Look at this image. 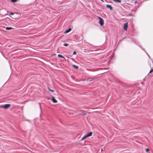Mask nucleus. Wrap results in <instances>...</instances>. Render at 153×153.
I'll list each match as a JSON object with an SVG mask.
<instances>
[{
	"mask_svg": "<svg viewBox=\"0 0 153 153\" xmlns=\"http://www.w3.org/2000/svg\"><path fill=\"white\" fill-rule=\"evenodd\" d=\"M10 105L9 104H6L4 105H1L0 106V108H3L5 109H7L10 106Z\"/></svg>",
	"mask_w": 153,
	"mask_h": 153,
	"instance_id": "nucleus-1",
	"label": "nucleus"
},
{
	"mask_svg": "<svg viewBox=\"0 0 153 153\" xmlns=\"http://www.w3.org/2000/svg\"><path fill=\"white\" fill-rule=\"evenodd\" d=\"M99 19H100L99 23L101 26H102L103 24V19L100 17H98Z\"/></svg>",
	"mask_w": 153,
	"mask_h": 153,
	"instance_id": "nucleus-2",
	"label": "nucleus"
},
{
	"mask_svg": "<svg viewBox=\"0 0 153 153\" xmlns=\"http://www.w3.org/2000/svg\"><path fill=\"white\" fill-rule=\"evenodd\" d=\"M128 27V23H125L124 25V29L125 30H126Z\"/></svg>",
	"mask_w": 153,
	"mask_h": 153,
	"instance_id": "nucleus-3",
	"label": "nucleus"
},
{
	"mask_svg": "<svg viewBox=\"0 0 153 153\" xmlns=\"http://www.w3.org/2000/svg\"><path fill=\"white\" fill-rule=\"evenodd\" d=\"M51 100L54 103H56L57 101L55 99L54 97H52Z\"/></svg>",
	"mask_w": 153,
	"mask_h": 153,
	"instance_id": "nucleus-4",
	"label": "nucleus"
},
{
	"mask_svg": "<svg viewBox=\"0 0 153 153\" xmlns=\"http://www.w3.org/2000/svg\"><path fill=\"white\" fill-rule=\"evenodd\" d=\"M106 7H107V8H109L110 10H112V7L111 6V5H108V4H107L106 5Z\"/></svg>",
	"mask_w": 153,
	"mask_h": 153,
	"instance_id": "nucleus-5",
	"label": "nucleus"
},
{
	"mask_svg": "<svg viewBox=\"0 0 153 153\" xmlns=\"http://www.w3.org/2000/svg\"><path fill=\"white\" fill-rule=\"evenodd\" d=\"M94 79V78L93 77H91L90 78H88L87 79V81L89 82H91Z\"/></svg>",
	"mask_w": 153,
	"mask_h": 153,
	"instance_id": "nucleus-6",
	"label": "nucleus"
},
{
	"mask_svg": "<svg viewBox=\"0 0 153 153\" xmlns=\"http://www.w3.org/2000/svg\"><path fill=\"white\" fill-rule=\"evenodd\" d=\"M92 132H89V133H88V134H87L86 135V136H87V137H89V136H91L92 135Z\"/></svg>",
	"mask_w": 153,
	"mask_h": 153,
	"instance_id": "nucleus-7",
	"label": "nucleus"
},
{
	"mask_svg": "<svg viewBox=\"0 0 153 153\" xmlns=\"http://www.w3.org/2000/svg\"><path fill=\"white\" fill-rule=\"evenodd\" d=\"M58 56L62 58H65L61 54H58Z\"/></svg>",
	"mask_w": 153,
	"mask_h": 153,
	"instance_id": "nucleus-8",
	"label": "nucleus"
},
{
	"mask_svg": "<svg viewBox=\"0 0 153 153\" xmlns=\"http://www.w3.org/2000/svg\"><path fill=\"white\" fill-rule=\"evenodd\" d=\"M71 28H69L68 30H66L65 31V33H68L70 31H71Z\"/></svg>",
	"mask_w": 153,
	"mask_h": 153,
	"instance_id": "nucleus-9",
	"label": "nucleus"
},
{
	"mask_svg": "<svg viewBox=\"0 0 153 153\" xmlns=\"http://www.w3.org/2000/svg\"><path fill=\"white\" fill-rule=\"evenodd\" d=\"M113 1L115 2H121V1L120 0H113Z\"/></svg>",
	"mask_w": 153,
	"mask_h": 153,
	"instance_id": "nucleus-10",
	"label": "nucleus"
},
{
	"mask_svg": "<svg viewBox=\"0 0 153 153\" xmlns=\"http://www.w3.org/2000/svg\"><path fill=\"white\" fill-rule=\"evenodd\" d=\"M72 66L73 67H74V68H75L76 69H77L78 68V66L77 65H73Z\"/></svg>",
	"mask_w": 153,
	"mask_h": 153,
	"instance_id": "nucleus-11",
	"label": "nucleus"
},
{
	"mask_svg": "<svg viewBox=\"0 0 153 153\" xmlns=\"http://www.w3.org/2000/svg\"><path fill=\"white\" fill-rule=\"evenodd\" d=\"M12 28L11 27H6V30H11V29H12Z\"/></svg>",
	"mask_w": 153,
	"mask_h": 153,
	"instance_id": "nucleus-12",
	"label": "nucleus"
},
{
	"mask_svg": "<svg viewBox=\"0 0 153 153\" xmlns=\"http://www.w3.org/2000/svg\"><path fill=\"white\" fill-rule=\"evenodd\" d=\"M87 137V136H86V135H85L81 139V140H83Z\"/></svg>",
	"mask_w": 153,
	"mask_h": 153,
	"instance_id": "nucleus-13",
	"label": "nucleus"
},
{
	"mask_svg": "<svg viewBox=\"0 0 153 153\" xmlns=\"http://www.w3.org/2000/svg\"><path fill=\"white\" fill-rule=\"evenodd\" d=\"M48 90H49L50 91H51V92H54V90H51V89H50L49 88H48Z\"/></svg>",
	"mask_w": 153,
	"mask_h": 153,
	"instance_id": "nucleus-14",
	"label": "nucleus"
},
{
	"mask_svg": "<svg viewBox=\"0 0 153 153\" xmlns=\"http://www.w3.org/2000/svg\"><path fill=\"white\" fill-rule=\"evenodd\" d=\"M12 2H14L17 1V0H10Z\"/></svg>",
	"mask_w": 153,
	"mask_h": 153,
	"instance_id": "nucleus-15",
	"label": "nucleus"
},
{
	"mask_svg": "<svg viewBox=\"0 0 153 153\" xmlns=\"http://www.w3.org/2000/svg\"><path fill=\"white\" fill-rule=\"evenodd\" d=\"M63 45L65 46H67L68 45V44L67 43H64Z\"/></svg>",
	"mask_w": 153,
	"mask_h": 153,
	"instance_id": "nucleus-16",
	"label": "nucleus"
},
{
	"mask_svg": "<svg viewBox=\"0 0 153 153\" xmlns=\"http://www.w3.org/2000/svg\"><path fill=\"white\" fill-rule=\"evenodd\" d=\"M153 71V69H151L149 73H151Z\"/></svg>",
	"mask_w": 153,
	"mask_h": 153,
	"instance_id": "nucleus-17",
	"label": "nucleus"
},
{
	"mask_svg": "<svg viewBox=\"0 0 153 153\" xmlns=\"http://www.w3.org/2000/svg\"><path fill=\"white\" fill-rule=\"evenodd\" d=\"M146 152H148V151H149V149L148 148V149H146Z\"/></svg>",
	"mask_w": 153,
	"mask_h": 153,
	"instance_id": "nucleus-18",
	"label": "nucleus"
},
{
	"mask_svg": "<svg viewBox=\"0 0 153 153\" xmlns=\"http://www.w3.org/2000/svg\"><path fill=\"white\" fill-rule=\"evenodd\" d=\"M76 53V52L75 51H74L73 53V54H75Z\"/></svg>",
	"mask_w": 153,
	"mask_h": 153,
	"instance_id": "nucleus-19",
	"label": "nucleus"
},
{
	"mask_svg": "<svg viewBox=\"0 0 153 153\" xmlns=\"http://www.w3.org/2000/svg\"><path fill=\"white\" fill-rule=\"evenodd\" d=\"M86 114V112L85 111L83 112V114Z\"/></svg>",
	"mask_w": 153,
	"mask_h": 153,
	"instance_id": "nucleus-20",
	"label": "nucleus"
},
{
	"mask_svg": "<svg viewBox=\"0 0 153 153\" xmlns=\"http://www.w3.org/2000/svg\"><path fill=\"white\" fill-rule=\"evenodd\" d=\"M13 13H10V15H13Z\"/></svg>",
	"mask_w": 153,
	"mask_h": 153,
	"instance_id": "nucleus-21",
	"label": "nucleus"
},
{
	"mask_svg": "<svg viewBox=\"0 0 153 153\" xmlns=\"http://www.w3.org/2000/svg\"><path fill=\"white\" fill-rule=\"evenodd\" d=\"M39 107H40V109H41V105H40V103H39Z\"/></svg>",
	"mask_w": 153,
	"mask_h": 153,
	"instance_id": "nucleus-22",
	"label": "nucleus"
},
{
	"mask_svg": "<svg viewBox=\"0 0 153 153\" xmlns=\"http://www.w3.org/2000/svg\"><path fill=\"white\" fill-rule=\"evenodd\" d=\"M137 2V1H135V3H136Z\"/></svg>",
	"mask_w": 153,
	"mask_h": 153,
	"instance_id": "nucleus-23",
	"label": "nucleus"
},
{
	"mask_svg": "<svg viewBox=\"0 0 153 153\" xmlns=\"http://www.w3.org/2000/svg\"><path fill=\"white\" fill-rule=\"evenodd\" d=\"M102 151V149H101V151Z\"/></svg>",
	"mask_w": 153,
	"mask_h": 153,
	"instance_id": "nucleus-24",
	"label": "nucleus"
}]
</instances>
